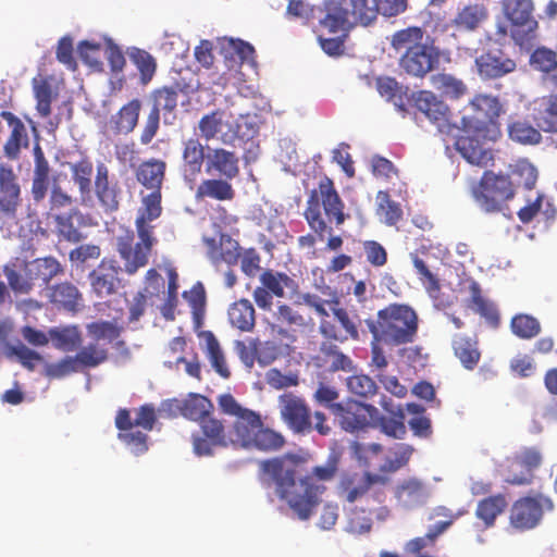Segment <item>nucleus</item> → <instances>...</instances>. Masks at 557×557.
Here are the masks:
<instances>
[{"mask_svg":"<svg viewBox=\"0 0 557 557\" xmlns=\"http://www.w3.org/2000/svg\"><path fill=\"white\" fill-rule=\"evenodd\" d=\"M264 480L272 482L277 496L285 500L299 520H308L321 502L325 486L320 481H330L336 472V462L329 460L313 469V476L295 478L296 462L290 458H275L261 463Z\"/></svg>","mask_w":557,"mask_h":557,"instance_id":"obj_1","label":"nucleus"},{"mask_svg":"<svg viewBox=\"0 0 557 557\" xmlns=\"http://www.w3.org/2000/svg\"><path fill=\"white\" fill-rule=\"evenodd\" d=\"M417 109L436 125L440 133L453 136L456 150L470 164L486 166L491 161V153L480 145V138L495 135V129L480 121L461 117L460 123L450 122L447 106L438 100L431 91L422 90L412 95Z\"/></svg>","mask_w":557,"mask_h":557,"instance_id":"obj_2","label":"nucleus"},{"mask_svg":"<svg viewBox=\"0 0 557 557\" xmlns=\"http://www.w3.org/2000/svg\"><path fill=\"white\" fill-rule=\"evenodd\" d=\"M161 212V193L152 190L143 197L141 206L137 211L135 221L137 240L135 242V235L129 231L116 237V248L124 261V270L128 274H134L147 264L151 249L157 243L151 222L157 220Z\"/></svg>","mask_w":557,"mask_h":557,"instance_id":"obj_3","label":"nucleus"},{"mask_svg":"<svg viewBox=\"0 0 557 557\" xmlns=\"http://www.w3.org/2000/svg\"><path fill=\"white\" fill-rule=\"evenodd\" d=\"M391 46L398 54L399 69L417 78H423L440 66L442 59L449 61V49H441L424 39L420 27H408L393 34Z\"/></svg>","mask_w":557,"mask_h":557,"instance_id":"obj_4","label":"nucleus"},{"mask_svg":"<svg viewBox=\"0 0 557 557\" xmlns=\"http://www.w3.org/2000/svg\"><path fill=\"white\" fill-rule=\"evenodd\" d=\"M331 0L326 7V15L321 25L330 33L345 32L349 27L361 24L369 25L380 13L384 16H396L407 8L406 0Z\"/></svg>","mask_w":557,"mask_h":557,"instance_id":"obj_5","label":"nucleus"},{"mask_svg":"<svg viewBox=\"0 0 557 557\" xmlns=\"http://www.w3.org/2000/svg\"><path fill=\"white\" fill-rule=\"evenodd\" d=\"M374 342L392 345L411 343L418 330L416 312L406 305H389L377 312V320L366 319Z\"/></svg>","mask_w":557,"mask_h":557,"instance_id":"obj_6","label":"nucleus"},{"mask_svg":"<svg viewBox=\"0 0 557 557\" xmlns=\"http://www.w3.org/2000/svg\"><path fill=\"white\" fill-rule=\"evenodd\" d=\"M488 10L481 2H469L459 4L456 9L454 17L448 23L436 25L435 32H446L449 27L455 29L454 33L446 36L444 41L454 47L460 59H471L475 54V48L468 46L461 41L463 34L475 33L487 20Z\"/></svg>","mask_w":557,"mask_h":557,"instance_id":"obj_7","label":"nucleus"},{"mask_svg":"<svg viewBox=\"0 0 557 557\" xmlns=\"http://www.w3.org/2000/svg\"><path fill=\"white\" fill-rule=\"evenodd\" d=\"M502 4L509 24H498L497 34L502 36L509 34L521 48L531 49L537 28L532 0H503Z\"/></svg>","mask_w":557,"mask_h":557,"instance_id":"obj_8","label":"nucleus"},{"mask_svg":"<svg viewBox=\"0 0 557 557\" xmlns=\"http://www.w3.org/2000/svg\"><path fill=\"white\" fill-rule=\"evenodd\" d=\"M278 408L282 420L294 433L308 434L317 430L321 435H326L330 432V428L324 424V413L315 411L313 414L315 424H312L309 407L302 398L292 393L280 396Z\"/></svg>","mask_w":557,"mask_h":557,"instance_id":"obj_9","label":"nucleus"},{"mask_svg":"<svg viewBox=\"0 0 557 557\" xmlns=\"http://www.w3.org/2000/svg\"><path fill=\"white\" fill-rule=\"evenodd\" d=\"M377 409L372 405L348 399L333 407V416L338 425L346 432L355 433L366 429L370 420H374Z\"/></svg>","mask_w":557,"mask_h":557,"instance_id":"obj_10","label":"nucleus"},{"mask_svg":"<svg viewBox=\"0 0 557 557\" xmlns=\"http://www.w3.org/2000/svg\"><path fill=\"white\" fill-rule=\"evenodd\" d=\"M545 507L549 508L550 502L542 495L524 497L517 500L510 512L511 525L520 530H530L535 528L543 517Z\"/></svg>","mask_w":557,"mask_h":557,"instance_id":"obj_11","label":"nucleus"},{"mask_svg":"<svg viewBox=\"0 0 557 557\" xmlns=\"http://www.w3.org/2000/svg\"><path fill=\"white\" fill-rule=\"evenodd\" d=\"M542 457L535 448L521 450L510 462L505 481L512 485L532 483L533 471L541 465Z\"/></svg>","mask_w":557,"mask_h":557,"instance_id":"obj_12","label":"nucleus"},{"mask_svg":"<svg viewBox=\"0 0 557 557\" xmlns=\"http://www.w3.org/2000/svg\"><path fill=\"white\" fill-rule=\"evenodd\" d=\"M470 109L473 112H476V116L470 117L468 115H463L462 117H467L471 121H480L485 123L488 126L494 127L495 135L488 138H480V145H483L490 153H492L490 143L494 141L498 135V131L496 125L493 123V120L500 114L502 106L499 100L491 95H478L470 102ZM493 159V154H491V160Z\"/></svg>","mask_w":557,"mask_h":557,"instance_id":"obj_13","label":"nucleus"},{"mask_svg":"<svg viewBox=\"0 0 557 557\" xmlns=\"http://www.w3.org/2000/svg\"><path fill=\"white\" fill-rule=\"evenodd\" d=\"M212 404L208 398L199 394H190L185 400L164 401L161 411H166L170 416L181 413L189 420L201 421L209 416Z\"/></svg>","mask_w":557,"mask_h":557,"instance_id":"obj_14","label":"nucleus"},{"mask_svg":"<svg viewBox=\"0 0 557 557\" xmlns=\"http://www.w3.org/2000/svg\"><path fill=\"white\" fill-rule=\"evenodd\" d=\"M119 267L114 260L103 259L101 263L89 273L92 292L103 298L112 295L119 287Z\"/></svg>","mask_w":557,"mask_h":557,"instance_id":"obj_15","label":"nucleus"},{"mask_svg":"<svg viewBox=\"0 0 557 557\" xmlns=\"http://www.w3.org/2000/svg\"><path fill=\"white\" fill-rule=\"evenodd\" d=\"M20 186L11 166L0 164V211L9 218L15 215L20 205Z\"/></svg>","mask_w":557,"mask_h":557,"instance_id":"obj_16","label":"nucleus"},{"mask_svg":"<svg viewBox=\"0 0 557 557\" xmlns=\"http://www.w3.org/2000/svg\"><path fill=\"white\" fill-rule=\"evenodd\" d=\"M207 245V255L214 265L225 262L228 265L236 264L239 258V245L230 235L221 234L216 238H203Z\"/></svg>","mask_w":557,"mask_h":557,"instance_id":"obj_17","label":"nucleus"},{"mask_svg":"<svg viewBox=\"0 0 557 557\" xmlns=\"http://www.w3.org/2000/svg\"><path fill=\"white\" fill-rule=\"evenodd\" d=\"M475 66L482 78H497L511 73L516 62L500 51H494L475 58Z\"/></svg>","mask_w":557,"mask_h":557,"instance_id":"obj_18","label":"nucleus"},{"mask_svg":"<svg viewBox=\"0 0 557 557\" xmlns=\"http://www.w3.org/2000/svg\"><path fill=\"white\" fill-rule=\"evenodd\" d=\"M199 132L207 141L218 139L225 145H234L238 139L237 132L223 122L222 114L219 112L205 115L199 121Z\"/></svg>","mask_w":557,"mask_h":557,"instance_id":"obj_19","label":"nucleus"},{"mask_svg":"<svg viewBox=\"0 0 557 557\" xmlns=\"http://www.w3.org/2000/svg\"><path fill=\"white\" fill-rule=\"evenodd\" d=\"M205 158L203 146L197 139H189L185 143L182 173L189 188L194 187L197 176L201 172Z\"/></svg>","mask_w":557,"mask_h":557,"instance_id":"obj_20","label":"nucleus"},{"mask_svg":"<svg viewBox=\"0 0 557 557\" xmlns=\"http://www.w3.org/2000/svg\"><path fill=\"white\" fill-rule=\"evenodd\" d=\"M379 479V475L368 473H348L341 479L338 486L339 497L347 503H356L368 492L370 485Z\"/></svg>","mask_w":557,"mask_h":557,"instance_id":"obj_21","label":"nucleus"},{"mask_svg":"<svg viewBox=\"0 0 557 557\" xmlns=\"http://www.w3.org/2000/svg\"><path fill=\"white\" fill-rule=\"evenodd\" d=\"M259 426H261L260 417L251 410L245 412L237 418L233 430L230 431L227 435L228 444L251 448L253 433Z\"/></svg>","mask_w":557,"mask_h":557,"instance_id":"obj_22","label":"nucleus"},{"mask_svg":"<svg viewBox=\"0 0 557 557\" xmlns=\"http://www.w3.org/2000/svg\"><path fill=\"white\" fill-rule=\"evenodd\" d=\"M395 495L401 507L412 509L426 503L430 490L421 481L412 478L399 483Z\"/></svg>","mask_w":557,"mask_h":557,"instance_id":"obj_23","label":"nucleus"},{"mask_svg":"<svg viewBox=\"0 0 557 557\" xmlns=\"http://www.w3.org/2000/svg\"><path fill=\"white\" fill-rule=\"evenodd\" d=\"M206 165L208 172L214 170L228 180L234 178L239 171L237 157L232 151L225 149L208 148Z\"/></svg>","mask_w":557,"mask_h":557,"instance_id":"obj_24","label":"nucleus"},{"mask_svg":"<svg viewBox=\"0 0 557 557\" xmlns=\"http://www.w3.org/2000/svg\"><path fill=\"white\" fill-rule=\"evenodd\" d=\"M533 120L546 133H557V95L535 101Z\"/></svg>","mask_w":557,"mask_h":557,"instance_id":"obj_25","label":"nucleus"},{"mask_svg":"<svg viewBox=\"0 0 557 557\" xmlns=\"http://www.w3.org/2000/svg\"><path fill=\"white\" fill-rule=\"evenodd\" d=\"M87 216L78 210L58 215L55 219L58 232L63 239L70 243H78L86 237L81 228L87 225Z\"/></svg>","mask_w":557,"mask_h":557,"instance_id":"obj_26","label":"nucleus"},{"mask_svg":"<svg viewBox=\"0 0 557 557\" xmlns=\"http://www.w3.org/2000/svg\"><path fill=\"white\" fill-rule=\"evenodd\" d=\"M333 314L343 329L344 336L354 341H362L367 337L369 330L364 320L356 313L349 312L343 308H333Z\"/></svg>","mask_w":557,"mask_h":557,"instance_id":"obj_27","label":"nucleus"},{"mask_svg":"<svg viewBox=\"0 0 557 557\" xmlns=\"http://www.w3.org/2000/svg\"><path fill=\"white\" fill-rule=\"evenodd\" d=\"M165 163L160 160H149L139 165L136 176L140 184L152 190H160L164 178Z\"/></svg>","mask_w":557,"mask_h":557,"instance_id":"obj_28","label":"nucleus"},{"mask_svg":"<svg viewBox=\"0 0 557 557\" xmlns=\"http://www.w3.org/2000/svg\"><path fill=\"white\" fill-rule=\"evenodd\" d=\"M507 505V499L502 494L486 497L479 502L475 516L479 520L483 521L485 528H491L494 525L497 516L505 510Z\"/></svg>","mask_w":557,"mask_h":557,"instance_id":"obj_29","label":"nucleus"},{"mask_svg":"<svg viewBox=\"0 0 557 557\" xmlns=\"http://www.w3.org/2000/svg\"><path fill=\"white\" fill-rule=\"evenodd\" d=\"M230 323L243 331L249 332L255 326V309L252 304L247 299L234 302L228 309Z\"/></svg>","mask_w":557,"mask_h":557,"instance_id":"obj_30","label":"nucleus"},{"mask_svg":"<svg viewBox=\"0 0 557 557\" xmlns=\"http://www.w3.org/2000/svg\"><path fill=\"white\" fill-rule=\"evenodd\" d=\"M26 274L30 280H41L45 284L49 283L62 269L57 259L52 257L38 258L25 264Z\"/></svg>","mask_w":557,"mask_h":557,"instance_id":"obj_31","label":"nucleus"},{"mask_svg":"<svg viewBox=\"0 0 557 557\" xmlns=\"http://www.w3.org/2000/svg\"><path fill=\"white\" fill-rule=\"evenodd\" d=\"M376 88L379 94L387 101L393 102L398 111H405L408 101L407 88L404 89V87L400 86L395 78H377Z\"/></svg>","mask_w":557,"mask_h":557,"instance_id":"obj_32","label":"nucleus"},{"mask_svg":"<svg viewBox=\"0 0 557 557\" xmlns=\"http://www.w3.org/2000/svg\"><path fill=\"white\" fill-rule=\"evenodd\" d=\"M178 92L174 88L164 87L159 89L153 95V107L151 110H157L158 115L163 111V122L165 124H173L175 120L174 110L177 106Z\"/></svg>","mask_w":557,"mask_h":557,"instance_id":"obj_33","label":"nucleus"},{"mask_svg":"<svg viewBox=\"0 0 557 557\" xmlns=\"http://www.w3.org/2000/svg\"><path fill=\"white\" fill-rule=\"evenodd\" d=\"M470 302L469 307L483 317L492 326L498 324V312L495 305L481 295L480 285L475 281L470 283Z\"/></svg>","mask_w":557,"mask_h":557,"instance_id":"obj_34","label":"nucleus"},{"mask_svg":"<svg viewBox=\"0 0 557 557\" xmlns=\"http://www.w3.org/2000/svg\"><path fill=\"white\" fill-rule=\"evenodd\" d=\"M140 107V101L134 99L123 106L120 111L112 116L111 123L114 125L117 133L127 134L135 128L138 122Z\"/></svg>","mask_w":557,"mask_h":557,"instance_id":"obj_35","label":"nucleus"},{"mask_svg":"<svg viewBox=\"0 0 557 557\" xmlns=\"http://www.w3.org/2000/svg\"><path fill=\"white\" fill-rule=\"evenodd\" d=\"M49 338L57 349L63 351H74L82 342L81 333L75 325L51 327L49 330Z\"/></svg>","mask_w":557,"mask_h":557,"instance_id":"obj_36","label":"nucleus"},{"mask_svg":"<svg viewBox=\"0 0 557 557\" xmlns=\"http://www.w3.org/2000/svg\"><path fill=\"white\" fill-rule=\"evenodd\" d=\"M72 178L78 186L82 203L87 205L91 200V174L92 163L87 160L71 164Z\"/></svg>","mask_w":557,"mask_h":557,"instance_id":"obj_37","label":"nucleus"},{"mask_svg":"<svg viewBox=\"0 0 557 557\" xmlns=\"http://www.w3.org/2000/svg\"><path fill=\"white\" fill-rule=\"evenodd\" d=\"M453 348L456 357L466 369L472 370L478 364L480 352L476 343L471 338L461 335L456 336L453 341Z\"/></svg>","mask_w":557,"mask_h":557,"instance_id":"obj_38","label":"nucleus"},{"mask_svg":"<svg viewBox=\"0 0 557 557\" xmlns=\"http://www.w3.org/2000/svg\"><path fill=\"white\" fill-rule=\"evenodd\" d=\"M484 175L487 178L486 185L488 189L486 191L495 194L498 209L502 211L505 201L511 199L515 195L513 184L505 175H496L492 172H485Z\"/></svg>","mask_w":557,"mask_h":557,"instance_id":"obj_39","label":"nucleus"},{"mask_svg":"<svg viewBox=\"0 0 557 557\" xmlns=\"http://www.w3.org/2000/svg\"><path fill=\"white\" fill-rule=\"evenodd\" d=\"M320 190L325 215L331 221L334 219L337 225L342 224L345 221V214L343 212V203L338 195L330 185H321Z\"/></svg>","mask_w":557,"mask_h":557,"instance_id":"obj_40","label":"nucleus"},{"mask_svg":"<svg viewBox=\"0 0 557 557\" xmlns=\"http://www.w3.org/2000/svg\"><path fill=\"white\" fill-rule=\"evenodd\" d=\"M207 356L212 368L224 379L230 376V370L226 366L224 354L215 336L211 332L203 333Z\"/></svg>","mask_w":557,"mask_h":557,"instance_id":"obj_41","label":"nucleus"},{"mask_svg":"<svg viewBox=\"0 0 557 557\" xmlns=\"http://www.w3.org/2000/svg\"><path fill=\"white\" fill-rule=\"evenodd\" d=\"M376 213L382 222L387 225H395L401 218L400 206L389 198L386 191H379L376 195Z\"/></svg>","mask_w":557,"mask_h":557,"instance_id":"obj_42","label":"nucleus"},{"mask_svg":"<svg viewBox=\"0 0 557 557\" xmlns=\"http://www.w3.org/2000/svg\"><path fill=\"white\" fill-rule=\"evenodd\" d=\"M223 51L225 59L231 62L230 67L252 61L253 47L243 40H227V47H223Z\"/></svg>","mask_w":557,"mask_h":557,"instance_id":"obj_43","label":"nucleus"},{"mask_svg":"<svg viewBox=\"0 0 557 557\" xmlns=\"http://www.w3.org/2000/svg\"><path fill=\"white\" fill-rule=\"evenodd\" d=\"M233 188L226 181L207 180L199 185L196 196L198 198L209 197L216 200H228L233 198Z\"/></svg>","mask_w":557,"mask_h":557,"instance_id":"obj_44","label":"nucleus"},{"mask_svg":"<svg viewBox=\"0 0 557 557\" xmlns=\"http://www.w3.org/2000/svg\"><path fill=\"white\" fill-rule=\"evenodd\" d=\"M129 60L140 73V81L147 84L156 73L157 63L154 58L145 50L132 48L128 52Z\"/></svg>","mask_w":557,"mask_h":557,"instance_id":"obj_45","label":"nucleus"},{"mask_svg":"<svg viewBox=\"0 0 557 557\" xmlns=\"http://www.w3.org/2000/svg\"><path fill=\"white\" fill-rule=\"evenodd\" d=\"M260 281L262 285L276 297H285V289L294 290L296 288L295 281L283 273L264 272Z\"/></svg>","mask_w":557,"mask_h":557,"instance_id":"obj_46","label":"nucleus"},{"mask_svg":"<svg viewBox=\"0 0 557 557\" xmlns=\"http://www.w3.org/2000/svg\"><path fill=\"white\" fill-rule=\"evenodd\" d=\"M305 216L310 227L318 234L319 238L323 240L327 226L325 221L322 219L320 198L317 193H312L310 195Z\"/></svg>","mask_w":557,"mask_h":557,"instance_id":"obj_47","label":"nucleus"},{"mask_svg":"<svg viewBox=\"0 0 557 557\" xmlns=\"http://www.w3.org/2000/svg\"><path fill=\"white\" fill-rule=\"evenodd\" d=\"M275 320L277 322V334L287 336V331L283 326L288 327H302L306 325L305 318L294 308L287 305H280L275 312Z\"/></svg>","mask_w":557,"mask_h":557,"instance_id":"obj_48","label":"nucleus"},{"mask_svg":"<svg viewBox=\"0 0 557 557\" xmlns=\"http://www.w3.org/2000/svg\"><path fill=\"white\" fill-rule=\"evenodd\" d=\"M79 292L71 283H62L53 286L50 289V300L54 304H59L66 309L73 310L79 299Z\"/></svg>","mask_w":557,"mask_h":557,"instance_id":"obj_49","label":"nucleus"},{"mask_svg":"<svg viewBox=\"0 0 557 557\" xmlns=\"http://www.w3.org/2000/svg\"><path fill=\"white\" fill-rule=\"evenodd\" d=\"M107 348L100 343H91L83 347L75 356L81 370L83 368H95L107 359Z\"/></svg>","mask_w":557,"mask_h":557,"instance_id":"obj_50","label":"nucleus"},{"mask_svg":"<svg viewBox=\"0 0 557 557\" xmlns=\"http://www.w3.org/2000/svg\"><path fill=\"white\" fill-rule=\"evenodd\" d=\"M509 137L523 145H534L541 141V134L527 122L516 121L508 126Z\"/></svg>","mask_w":557,"mask_h":557,"instance_id":"obj_51","label":"nucleus"},{"mask_svg":"<svg viewBox=\"0 0 557 557\" xmlns=\"http://www.w3.org/2000/svg\"><path fill=\"white\" fill-rule=\"evenodd\" d=\"M88 335L95 343L102 342V345L112 343L120 336V329L112 322L98 321L87 324Z\"/></svg>","mask_w":557,"mask_h":557,"instance_id":"obj_52","label":"nucleus"},{"mask_svg":"<svg viewBox=\"0 0 557 557\" xmlns=\"http://www.w3.org/2000/svg\"><path fill=\"white\" fill-rule=\"evenodd\" d=\"M433 86L450 98H459L466 92V85L462 81L451 74H437L432 77Z\"/></svg>","mask_w":557,"mask_h":557,"instance_id":"obj_53","label":"nucleus"},{"mask_svg":"<svg viewBox=\"0 0 557 557\" xmlns=\"http://www.w3.org/2000/svg\"><path fill=\"white\" fill-rule=\"evenodd\" d=\"M487 178L485 175L481 178L479 185L472 188V197L476 206L486 213H493L499 211L495 194L493 191H486Z\"/></svg>","mask_w":557,"mask_h":557,"instance_id":"obj_54","label":"nucleus"},{"mask_svg":"<svg viewBox=\"0 0 557 557\" xmlns=\"http://www.w3.org/2000/svg\"><path fill=\"white\" fill-rule=\"evenodd\" d=\"M347 389L361 398H370L377 392L376 383L366 374H356L346 379Z\"/></svg>","mask_w":557,"mask_h":557,"instance_id":"obj_55","label":"nucleus"},{"mask_svg":"<svg viewBox=\"0 0 557 557\" xmlns=\"http://www.w3.org/2000/svg\"><path fill=\"white\" fill-rule=\"evenodd\" d=\"M404 420V410L401 408H397V414L381 417L377 422L381 432L385 435L394 438H403L407 433Z\"/></svg>","mask_w":557,"mask_h":557,"instance_id":"obj_56","label":"nucleus"},{"mask_svg":"<svg viewBox=\"0 0 557 557\" xmlns=\"http://www.w3.org/2000/svg\"><path fill=\"white\" fill-rule=\"evenodd\" d=\"M511 331L520 338H532L540 333L541 326L534 317L517 314L511 320Z\"/></svg>","mask_w":557,"mask_h":557,"instance_id":"obj_57","label":"nucleus"},{"mask_svg":"<svg viewBox=\"0 0 557 557\" xmlns=\"http://www.w3.org/2000/svg\"><path fill=\"white\" fill-rule=\"evenodd\" d=\"M284 443V438L280 433L270 429H263L262 425L257 428L252 436L251 448L260 450H272L280 448Z\"/></svg>","mask_w":557,"mask_h":557,"instance_id":"obj_58","label":"nucleus"},{"mask_svg":"<svg viewBox=\"0 0 557 557\" xmlns=\"http://www.w3.org/2000/svg\"><path fill=\"white\" fill-rule=\"evenodd\" d=\"M3 274L8 280L9 286L16 294H28L33 288V283L29 276L22 275L16 270L15 263L5 264Z\"/></svg>","mask_w":557,"mask_h":557,"instance_id":"obj_59","label":"nucleus"},{"mask_svg":"<svg viewBox=\"0 0 557 557\" xmlns=\"http://www.w3.org/2000/svg\"><path fill=\"white\" fill-rule=\"evenodd\" d=\"M34 94L37 100L36 109L38 113L46 117L50 114V104L52 99V90L49 83L44 79L35 78L33 81Z\"/></svg>","mask_w":557,"mask_h":557,"instance_id":"obj_60","label":"nucleus"},{"mask_svg":"<svg viewBox=\"0 0 557 557\" xmlns=\"http://www.w3.org/2000/svg\"><path fill=\"white\" fill-rule=\"evenodd\" d=\"M7 350L9 356H14L28 370H34L36 363L41 360V356L35 350L26 347L23 343L8 344Z\"/></svg>","mask_w":557,"mask_h":557,"instance_id":"obj_61","label":"nucleus"},{"mask_svg":"<svg viewBox=\"0 0 557 557\" xmlns=\"http://www.w3.org/2000/svg\"><path fill=\"white\" fill-rule=\"evenodd\" d=\"M119 438L135 456L143 455L148 450L147 435L137 429L120 432Z\"/></svg>","mask_w":557,"mask_h":557,"instance_id":"obj_62","label":"nucleus"},{"mask_svg":"<svg viewBox=\"0 0 557 557\" xmlns=\"http://www.w3.org/2000/svg\"><path fill=\"white\" fill-rule=\"evenodd\" d=\"M412 453H413L412 446L405 444V443L396 444L392 448L391 456L388 457V460H387L386 465L383 467V469L387 470V471L398 470L399 468H401L403 466H405L408 462Z\"/></svg>","mask_w":557,"mask_h":557,"instance_id":"obj_63","label":"nucleus"},{"mask_svg":"<svg viewBox=\"0 0 557 557\" xmlns=\"http://www.w3.org/2000/svg\"><path fill=\"white\" fill-rule=\"evenodd\" d=\"M531 65L544 73L557 67L556 53L547 48H537L530 58Z\"/></svg>","mask_w":557,"mask_h":557,"instance_id":"obj_64","label":"nucleus"}]
</instances>
